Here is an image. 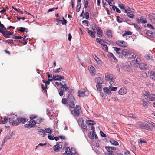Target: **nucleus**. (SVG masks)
Returning a JSON list of instances; mask_svg holds the SVG:
<instances>
[{"instance_id": "obj_53", "label": "nucleus", "mask_w": 155, "mask_h": 155, "mask_svg": "<svg viewBox=\"0 0 155 155\" xmlns=\"http://www.w3.org/2000/svg\"><path fill=\"white\" fill-rule=\"evenodd\" d=\"M134 27L136 28L137 31H141L140 28L137 24H134Z\"/></svg>"}, {"instance_id": "obj_64", "label": "nucleus", "mask_w": 155, "mask_h": 155, "mask_svg": "<svg viewBox=\"0 0 155 155\" xmlns=\"http://www.w3.org/2000/svg\"><path fill=\"white\" fill-rule=\"evenodd\" d=\"M5 41L7 42L8 44H13V40H8Z\"/></svg>"}, {"instance_id": "obj_45", "label": "nucleus", "mask_w": 155, "mask_h": 155, "mask_svg": "<svg viewBox=\"0 0 155 155\" xmlns=\"http://www.w3.org/2000/svg\"><path fill=\"white\" fill-rule=\"evenodd\" d=\"M44 131H45V133H47L50 134H51L52 132V131L51 129L50 128H46L44 130Z\"/></svg>"}, {"instance_id": "obj_17", "label": "nucleus", "mask_w": 155, "mask_h": 155, "mask_svg": "<svg viewBox=\"0 0 155 155\" xmlns=\"http://www.w3.org/2000/svg\"><path fill=\"white\" fill-rule=\"evenodd\" d=\"M148 74L150 75L151 79L155 80V72L151 71H149L148 72Z\"/></svg>"}, {"instance_id": "obj_37", "label": "nucleus", "mask_w": 155, "mask_h": 155, "mask_svg": "<svg viewBox=\"0 0 155 155\" xmlns=\"http://www.w3.org/2000/svg\"><path fill=\"white\" fill-rule=\"evenodd\" d=\"M132 32L130 31H125L124 33L122 35L123 37H124L127 35H131L132 34Z\"/></svg>"}, {"instance_id": "obj_5", "label": "nucleus", "mask_w": 155, "mask_h": 155, "mask_svg": "<svg viewBox=\"0 0 155 155\" xmlns=\"http://www.w3.org/2000/svg\"><path fill=\"white\" fill-rule=\"evenodd\" d=\"M37 117V116H35L33 115H31L30 116L29 118L30 119V120L28 121L27 124H25L24 125L25 127L26 128L30 129L31 128V124L32 123V121H35L33 120L34 119L36 118Z\"/></svg>"}, {"instance_id": "obj_59", "label": "nucleus", "mask_w": 155, "mask_h": 155, "mask_svg": "<svg viewBox=\"0 0 155 155\" xmlns=\"http://www.w3.org/2000/svg\"><path fill=\"white\" fill-rule=\"evenodd\" d=\"M94 59L95 60V61H96L98 63H99V64H100V62H101L100 60V59H99V58H98L96 55H95V57H94Z\"/></svg>"}, {"instance_id": "obj_31", "label": "nucleus", "mask_w": 155, "mask_h": 155, "mask_svg": "<svg viewBox=\"0 0 155 155\" xmlns=\"http://www.w3.org/2000/svg\"><path fill=\"white\" fill-rule=\"evenodd\" d=\"M113 48L114 49V50L115 51L117 54L119 55V56L120 54V49L117 47H113Z\"/></svg>"}, {"instance_id": "obj_32", "label": "nucleus", "mask_w": 155, "mask_h": 155, "mask_svg": "<svg viewBox=\"0 0 155 155\" xmlns=\"http://www.w3.org/2000/svg\"><path fill=\"white\" fill-rule=\"evenodd\" d=\"M103 91L105 92H106V93L108 95H110L111 94V91L109 89L107 88L104 87L103 88Z\"/></svg>"}, {"instance_id": "obj_39", "label": "nucleus", "mask_w": 155, "mask_h": 155, "mask_svg": "<svg viewBox=\"0 0 155 155\" xmlns=\"http://www.w3.org/2000/svg\"><path fill=\"white\" fill-rule=\"evenodd\" d=\"M102 48L105 51L107 52L108 50V47L105 44H102Z\"/></svg>"}, {"instance_id": "obj_15", "label": "nucleus", "mask_w": 155, "mask_h": 155, "mask_svg": "<svg viewBox=\"0 0 155 155\" xmlns=\"http://www.w3.org/2000/svg\"><path fill=\"white\" fill-rule=\"evenodd\" d=\"M97 30V34L98 35V36L99 37H101L102 36L103 32L102 31L100 27H97L96 29Z\"/></svg>"}, {"instance_id": "obj_16", "label": "nucleus", "mask_w": 155, "mask_h": 155, "mask_svg": "<svg viewBox=\"0 0 155 155\" xmlns=\"http://www.w3.org/2000/svg\"><path fill=\"white\" fill-rule=\"evenodd\" d=\"M2 30L1 29H0V32L2 33L4 37L7 38L10 37V36H9V31H5V32H3Z\"/></svg>"}, {"instance_id": "obj_34", "label": "nucleus", "mask_w": 155, "mask_h": 155, "mask_svg": "<svg viewBox=\"0 0 155 155\" xmlns=\"http://www.w3.org/2000/svg\"><path fill=\"white\" fill-rule=\"evenodd\" d=\"M86 123L89 125H92L96 124L94 121L91 120H87L86 121Z\"/></svg>"}, {"instance_id": "obj_1", "label": "nucleus", "mask_w": 155, "mask_h": 155, "mask_svg": "<svg viewBox=\"0 0 155 155\" xmlns=\"http://www.w3.org/2000/svg\"><path fill=\"white\" fill-rule=\"evenodd\" d=\"M9 124L14 126H16L19 124V118L16 115L11 114L9 115Z\"/></svg>"}, {"instance_id": "obj_57", "label": "nucleus", "mask_w": 155, "mask_h": 155, "mask_svg": "<svg viewBox=\"0 0 155 155\" xmlns=\"http://www.w3.org/2000/svg\"><path fill=\"white\" fill-rule=\"evenodd\" d=\"M26 29L24 27H20V28L19 29L18 31L21 32H24L25 31Z\"/></svg>"}, {"instance_id": "obj_47", "label": "nucleus", "mask_w": 155, "mask_h": 155, "mask_svg": "<svg viewBox=\"0 0 155 155\" xmlns=\"http://www.w3.org/2000/svg\"><path fill=\"white\" fill-rule=\"evenodd\" d=\"M127 15L131 18H133L134 16V15L131 12H128L127 14Z\"/></svg>"}, {"instance_id": "obj_29", "label": "nucleus", "mask_w": 155, "mask_h": 155, "mask_svg": "<svg viewBox=\"0 0 155 155\" xmlns=\"http://www.w3.org/2000/svg\"><path fill=\"white\" fill-rule=\"evenodd\" d=\"M68 99L69 101H75V100L73 96L71 94L69 93L68 94Z\"/></svg>"}, {"instance_id": "obj_50", "label": "nucleus", "mask_w": 155, "mask_h": 155, "mask_svg": "<svg viewBox=\"0 0 155 155\" xmlns=\"http://www.w3.org/2000/svg\"><path fill=\"white\" fill-rule=\"evenodd\" d=\"M117 21L119 23H121L123 22V19L122 18H121L120 16H117Z\"/></svg>"}, {"instance_id": "obj_54", "label": "nucleus", "mask_w": 155, "mask_h": 155, "mask_svg": "<svg viewBox=\"0 0 155 155\" xmlns=\"http://www.w3.org/2000/svg\"><path fill=\"white\" fill-rule=\"evenodd\" d=\"M109 87L111 91H116L117 88V87H113L112 86V85H111V86H110Z\"/></svg>"}, {"instance_id": "obj_2", "label": "nucleus", "mask_w": 155, "mask_h": 155, "mask_svg": "<svg viewBox=\"0 0 155 155\" xmlns=\"http://www.w3.org/2000/svg\"><path fill=\"white\" fill-rule=\"evenodd\" d=\"M121 54L126 58L130 59H132L134 58L135 59L136 56V54L126 49H123L121 52Z\"/></svg>"}, {"instance_id": "obj_12", "label": "nucleus", "mask_w": 155, "mask_h": 155, "mask_svg": "<svg viewBox=\"0 0 155 155\" xmlns=\"http://www.w3.org/2000/svg\"><path fill=\"white\" fill-rule=\"evenodd\" d=\"M90 74L92 76H94L95 74V68L92 66L91 65L89 68Z\"/></svg>"}, {"instance_id": "obj_18", "label": "nucleus", "mask_w": 155, "mask_h": 155, "mask_svg": "<svg viewBox=\"0 0 155 155\" xmlns=\"http://www.w3.org/2000/svg\"><path fill=\"white\" fill-rule=\"evenodd\" d=\"M149 18L151 21L153 23L155 24V14L153 13L151 14L149 17Z\"/></svg>"}, {"instance_id": "obj_42", "label": "nucleus", "mask_w": 155, "mask_h": 155, "mask_svg": "<svg viewBox=\"0 0 155 155\" xmlns=\"http://www.w3.org/2000/svg\"><path fill=\"white\" fill-rule=\"evenodd\" d=\"M46 74L48 76V81H51L53 79V78H52V76H51L50 75V74L49 72H47Z\"/></svg>"}, {"instance_id": "obj_4", "label": "nucleus", "mask_w": 155, "mask_h": 155, "mask_svg": "<svg viewBox=\"0 0 155 155\" xmlns=\"http://www.w3.org/2000/svg\"><path fill=\"white\" fill-rule=\"evenodd\" d=\"M81 109L80 105H77L74 109L71 111V114L74 117H78L80 115L79 110Z\"/></svg>"}, {"instance_id": "obj_30", "label": "nucleus", "mask_w": 155, "mask_h": 155, "mask_svg": "<svg viewBox=\"0 0 155 155\" xmlns=\"http://www.w3.org/2000/svg\"><path fill=\"white\" fill-rule=\"evenodd\" d=\"M59 145H60L61 147V149L63 150L67 146V144L66 143L60 142L59 143Z\"/></svg>"}, {"instance_id": "obj_20", "label": "nucleus", "mask_w": 155, "mask_h": 155, "mask_svg": "<svg viewBox=\"0 0 155 155\" xmlns=\"http://www.w3.org/2000/svg\"><path fill=\"white\" fill-rule=\"evenodd\" d=\"M1 119L2 121L1 123L2 124H5L7 122L8 120L9 119V116L8 117L4 116L3 117H2Z\"/></svg>"}, {"instance_id": "obj_10", "label": "nucleus", "mask_w": 155, "mask_h": 155, "mask_svg": "<svg viewBox=\"0 0 155 155\" xmlns=\"http://www.w3.org/2000/svg\"><path fill=\"white\" fill-rule=\"evenodd\" d=\"M42 121H43V119L39 117V118H37L36 119V121H32V122H31L32 123L31 124V128L34 127L36 124H39L40 123L42 122Z\"/></svg>"}, {"instance_id": "obj_61", "label": "nucleus", "mask_w": 155, "mask_h": 155, "mask_svg": "<svg viewBox=\"0 0 155 155\" xmlns=\"http://www.w3.org/2000/svg\"><path fill=\"white\" fill-rule=\"evenodd\" d=\"M62 19L63 20H64V21H62V20H61V23L62 25H66V23L67 22V20L64 18V17H62Z\"/></svg>"}, {"instance_id": "obj_40", "label": "nucleus", "mask_w": 155, "mask_h": 155, "mask_svg": "<svg viewBox=\"0 0 155 155\" xmlns=\"http://www.w3.org/2000/svg\"><path fill=\"white\" fill-rule=\"evenodd\" d=\"M74 101H70L69 102V106L71 108H74L75 107V104L74 102Z\"/></svg>"}, {"instance_id": "obj_22", "label": "nucleus", "mask_w": 155, "mask_h": 155, "mask_svg": "<svg viewBox=\"0 0 155 155\" xmlns=\"http://www.w3.org/2000/svg\"><path fill=\"white\" fill-rule=\"evenodd\" d=\"M81 127L85 131H87V126L86 125L84 122V121H82L81 124Z\"/></svg>"}, {"instance_id": "obj_24", "label": "nucleus", "mask_w": 155, "mask_h": 155, "mask_svg": "<svg viewBox=\"0 0 155 155\" xmlns=\"http://www.w3.org/2000/svg\"><path fill=\"white\" fill-rule=\"evenodd\" d=\"M81 0H78L77 5V6L76 11L77 12H78L80 10L81 8Z\"/></svg>"}, {"instance_id": "obj_56", "label": "nucleus", "mask_w": 155, "mask_h": 155, "mask_svg": "<svg viewBox=\"0 0 155 155\" xmlns=\"http://www.w3.org/2000/svg\"><path fill=\"white\" fill-rule=\"evenodd\" d=\"M84 18L86 19H88L89 18V14L88 12H86L84 15Z\"/></svg>"}, {"instance_id": "obj_63", "label": "nucleus", "mask_w": 155, "mask_h": 155, "mask_svg": "<svg viewBox=\"0 0 155 155\" xmlns=\"http://www.w3.org/2000/svg\"><path fill=\"white\" fill-rule=\"evenodd\" d=\"M67 99L65 98H64L62 99V103L64 104H67Z\"/></svg>"}, {"instance_id": "obj_13", "label": "nucleus", "mask_w": 155, "mask_h": 155, "mask_svg": "<svg viewBox=\"0 0 155 155\" xmlns=\"http://www.w3.org/2000/svg\"><path fill=\"white\" fill-rule=\"evenodd\" d=\"M127 89L125 87H122L119 90L118 93L120 95L125 94L127 93Z\"/></svg>"}, {"instance_id": "obj_43", "label": "nucleus", "mask_w": 155, "mask_h": 155, "mask_svg": "<svg viewBox=\"0 0 155 155\" xmlns=\"http://www.w3.org/2000/svg\"><path fill=\"white\" fill-rule=\"evenodd\" d=\"M96 87L97 90L99 91H100L102 90V87L101 86V84H97L96 85Z\"/></svg>"}, {"instance_id": "obj_23", "label": "nucleus", "mask_w": 155, "mask_h": 155, "mask_svg": "<svg viewBox=\"0 0 155 155\" xmlns=\"http://www.w3.org/2000/svg\"><path fill=\"white\" fill-rule=\"evenodd\" d=\"M105 35L108 38H112V36L111 31L110 30H107V32Z\"/></svg>"}, {"instance_id": "obj_49", "label": "nucleus", "mask_w": 155, "mask_h": 155, "mask_svg": "<svg viewBox=\"0 0 155 155\" xmlns=\"http://www.w3.org/2000/svg\"><path fill=\"white\" fill-rule=\"evenodd\" d=\"M84 7L85 8H87L88 6V0H84Z\"/></svg>"}, {"instance_id": "obj_46", "label": "nucleus", "mask_w": 155, "mask_h": 155, "mask_svg": "<svg viewBox=\"0 0 155 155\" xmlns=\"http://www.w3.org/2000/svg\"><path fill=\"white\" fill-rule=\"evenodd\" d=\"M95 133H93V132L92 133L91 132H89L88 134V136L89 138L91 139H93L94 138V134Z\"/></svg>"}, {"instance_id": "obj_11", "label": "nucleus", "mask_w": 155, "mask_h": 155, "mask_svg": "<svg viewBox=\"0 0 155 155\" xmlns=\"http://www.w3.org/2000/svg\"><path fill=\"white\" fill-rule=\"evenodd\" d=\"M116 43L118 45L123 47H126L127 46V43L122 41H117Z\"/></svg>"}, {"instance_id": "obj_52", "label": "nucleus", "mask_w": 155, "mask_h": 155, "mask_svg": "<svg viewBox=\"0 0 155 155\" xmlns=\"http://www.w3.org/2000/svg\"><path fill=\"white\" fill-rule=\"evenodd\" d=\"M105 155H114L113 151L106 152L104 153Z\"/></svg>"}, {"instance_id": "obj_35", "label": "nucleus", "mask_w": 155, "mask_h": 155, "mask_svg": "<svg viewBox=\"0 0 155 155\" xmlns=\"http://www.w3.org/2000/svg\"><path fill=\"white\" fill-rule=\"evenodd\" d=\"M150 101H154L155 100V95L151 94L148 97Z\"/></svg>"}, {"instance_id": "obj_6", "label": "nucleus", "mask_w": 155, "mask_h": 155, "mask_svg": "<svg viewBox=\"0 0 155 155\" xmlns=\"http://www.w3.org/2000/svg\"><path fill=\"white\" fill-rule=\"evenodd\" d=\"M69 87L67 86L66 84L63 85L62 84L59 88V95L60 96H63V95L64 92L67 91Z\"/></svg>"}, {"instance_id": "obj_51", "label": "nucleus", "mask_w": 155, "mask_h": 155, "mask_svg": "<svg viewBox=\"0 0 155 155\" xmlns=\"http://www.w3.org/2000/svg\"><path fill=\"white\" fill-rule=\"evenodd\" d=\"M91 28L94 31L96 29V25L95 24H92L90 26Z\"/></svg>"}, {"instance_id": "obj_7", "label": "nucleus", "mask_w": 155, "mask_h": 155, "mask_svg": "<svg viewBox=\"0 0 155 155\" xmlns=\"http://www.w3.org/2000/svg\"><path fill=\"white\" fill-rule=\"evenodd\" d=\"M140 59L138 57L136 58L134 60H132L130 62L131 65L134 67H138L140 62Z\"/></svg>"}, {"instance_id": "obj_33", "label": "nucleus", "mask_w": 155, "mask_h": 155, "mask_svg": "<svg viewBox=\"0 0 155 155\" xmlns=\"http://www.w3.org/2000/svg\"><path fill=\"white\" fill-rule=\"evenodd\" d=\"M105 148L107 150V152L113 151L114 150V147L109 146H106Z\"/></svg>"}, {"instance_id": "obj_26", "label": "nucleus", "mask_w": 155, "mask_h": 155, "mask_svg": "<svg viewBox=\"0 0 155 155\" xmlns=\"http://www.w3.org/2000/svg\"><path fill=\"white\" fill-rule=\"evenodd\" d=\"M19 124L20 123H21L22 124H24L28 121V119L26 118H19Z\"/></svg>"}, {"instance_id": "obj_21", "label": "nucleus", "mask_w": 155, "mask_h": 155, "mask_svg": "<svg viewBox=\"0 0 155 155\" xmlns=\"http://www.w3.org/2000/svg\"><path fill=\"white\" fill-rule=\"evenodd\" d=\"M103 81L102 79L99 77H97L95 79V81L97 83V84H102Z\"/></svg>"}, {"instance_id": "obj_3", "label": "nucleus", "mask_w": 155, "mask_h": 155, "mask_svg": "<svg viewBox=\"0 0 155 155\" xmlns=\"http://www.w3.org/2000/svg\"><path fill=\"white\" fill-rule=\"evenodd\" d=\"M115 78V77L113 74L108 72L105 73V80L107 81H109V83L111 85H114L116 84Z\"/></svg>"}, {"instance_id": "obj_9", "label": "nucleus", "mask_w": 155, "mask_h": 155, "mask_svg": "<svg viewBox=\"0 0 155 155\" xmlns=\"http://www.w3.org/2000/svg\"><path fill=\"white\" fill-rule=\"evenodd\" d=\"M108 57L109 59L113 62H117V59L111 52H109L108 54Z\"/></svg>"}, {"instance_id": "obj_27", "label": "nucleus", "mask_w": 155, "mask_h": 155, "mask_svg": "<svg viewBox=\"0 0 155 155\" xmlns=\"http://www.w3.org/2000/svg\"><path fill=\"white\" fill-rule=\"evenodd\" d=\"M141 103L142 104H143V106H144V107L146 108L148 104H149V101H145L144 100H143L140 101Z\"/></svg>"}, {"instance_id": "obj_44", "label": "nucleus", "mask_w": 155, "mask_h": 155, "mask_svg": "<svg viewBox=\"0 0 155 155\" xmlns=\"http://www.w3.org/2000/svg\"><path fill=\"white\" fill-rule=\"evenodd\" d=\"M143 94L145 96H149L150 95V93L149 91L146 90H144L143 91Z\"/></svg>"}, {"instance_id": "obj_28", "label": "nucleus", "mask_w": 155, "mask_h": 155, "mask_svg": "<svg viewBox=\"0 0 155 155\" xmlns=\"http://www.w3.org/2000/svg\"><path fill=\"white\" fill-rule=\"evenodd\" d=\"M139 66L141 69L144 70L146 69L147 65L144 63H140Z\"/></svg>"}, {"instance_id": "obj_25", "label": "nucleus", "mask_w": 155, "mask_h": 155, "mask_svg": "<svg viewBox=\"0 0 155 155\" xmlns=\"http://www.w3.org/2000/svg\"><path fill=\"white\" fill-rule=\"evenodd\" d=\"M79 93V96L80 97H84L85 96V90H81L79 91H78Z\"/></svg>"}, {"instance_id": "obj_14", "label": "nucleus", "mask_w": 155, "mask_h": 155, "mask_svg": "<svg viewBox=\"0 0 155 155\" xmlns=\"http://www.w3.org/2000/svg\"><path fill=\"white\" fill-rule=\"evenodd\" d=\"M53 79L54 80L61 81V79H64V77L62 76H61L58 75H53Z\"/></svg>"}, {"instance_id": "obj_41", "label": "nucleus", "mask_w": 155, "mask_h": 155, "mask_svg": "<svg viewBox=\"0 0 155 155\" xmlns=\"http://www.w3.org/2000/svg\"><path fill=\"white\" fill-rule=\"evenodd\" d=\"M140 21L143 23H145L147 22V21L146 20V18H144L142 16L140 17Z\"/></svg>"}, {"instance_id": "obj_62", "label": "nucleus", "mask_w": 155, "mask_h": 155, "mask_svg": "<svg viewBox=\"0 0 155 155\" xmlns=\"http://www.w3.org/2000/svg\"><path fill=\"white\" fill-rule=\"evenodd\" d=\"M6 28L4 26V25H3L1 27H0V29L2 30V31L3 32H5V31H7L6 30Z\"/></svg>"}, {"instance_id": "obj_55", "label": "nucleus", "mask_w": 155, "mask_h": 155, "mask_svg": "<svg viewBox=\"0 0 155 155\" xmlns=\"http://www.w3.org/2000/svg\"><path fill=\"white\" fill-rule=\"evenodd\" d=\"M127 117H132L133 118H136L135 115L132 113H129L127 114Z\"/></svg>"}, {"instance_id": "obj_58", "label": "nucleus", "mask_w": 155, "mask_h": 155, "mask_svg": "<svg viewBox=\"0 0 155 155\" xmlns=\"http://www.w3.org/2000/svg\"><path fill=\"white\" fill-rule=\"evenodd\" d=\"M71 155H73V154L76 153V151L74 149L72 148H71Z\"/></svg>"}, {"instance_id": "obj_60", "label": "nucleus", "mask_w": 155, "mask_h": 155, "mask_svg": "<svg viewBox=\"0 0 155 155\" xmlns=\"http://www.w3.org/2000/svg\"><path fill=\"white\" fill-rule=\"evenodd\" d=\"M114 0H108V2L110 6H112L114 4Z\"/></svg>"}, {"instance_id": "obj_19", "label": "nucleus", "mask_w": 155, "mask_h": 155, "mask_svg": "<svg viewBox=\"0 0 155 155\" xmlns=\"http://www.w3.org/2000/svg\"><path fill=\"white\" fill-rule=\"evenodd\" d=\"M53 149L55 152H58L59 151V149H61V147L60 145H59V143H57V144L54 146Z\"/></svg>"}, {"instance_id": "obj_38", "label": "nucleus", "mask_w": 155, "mask_h": 155, "mask_svg": "<svg viewBox=\"0 0 155 155\" xmlns=\"http://www.w3.org/2000/svg\"><path fill=\"white\" fill-rule=\"evenodd\" d=\"M110 142L112 145H114L115 146H117L119 145L117 142L113 140H110Z\"/></svg>"}, {"instance_id": "obj_36", "label": "nucleus", "mask_w": 155, "mask_h": 155, "mask_svg": "<svg viewBox=\"0 0 155 155\" xmlns=\"http://www.w3.org/2000/svg\"><path fill=\"white\" fill-rule=\"evenodd\" d=\"M88 33L89 35L93 38H95V34L94 33L90 30H88Z\"/></svg>"}, {"instance_id": "obj_48", "label": "nucleus", "mask_w": 155, "mask_h": 155, "mask_svg": "<svg viewBox=\"0 0 155 155\" xmlns=\"http://www.w3.org/2000/svg\"><path fill=\"white\" fill-rule=\"evenodd\" d=\"M65 153L67 155H70L71 153V150L68 147H67L66 148Z\"/></svg>"}, {"instance_id": "obj_8", "label": "nucleus", "mask_w": 155, "mask_h": 155, "mask_svg": "<svg viewBox=\"0 0 155 155\" xmlns=\"http://www.w3.org/2000/svg\"><path fill=\"white\" fill-rule=\"evenodd\" d=\"M137 124L139 126L141 127H143L144 128L150 131H151L152 130V129L150 128L149 125L147 124H144L141 122H138Z\"/></svg>"}]
</instances>
